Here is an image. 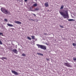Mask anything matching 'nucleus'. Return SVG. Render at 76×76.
I'll list each match as a JSON object with an SVG mask.
<instances>
[{
  "instance_id": "b1692460",
  "label": "nucleus",
  "mask_w": 76,
  "mask_h": 76,
  "mask_svg": "<svg viewBox=\"0 0 76 76\" xmlns=\"http://www.w3.org/2000/svg\"><path fill=\"white\" fill-rule=\"evenodd\" d=\"M40 56H43V54H42V53H40Z\"/></svg>"
},
{
  "instance_id": "f8f14e48",
  "label": "nucleus",
  "mask_w": 76,
  "mask_h": 76,
  "mask_svg": "<svg viewBox=\"0 0 76 76\" xmlns=\"http://www.w3.org/2000/svg\"><path fill=\"white\" fill-rule=\"evenodd\" d=\"M37 6L38 5L37 3L34 4H33V6H34V7H37Z\"/></svg>"
},
{
  "instance_id": "bb28decb",
  "label": "nucleus",
  "mask_w": 76,
  "mask_h": 76,
  "mask_svg": "<svg viewBox=\"0 0 76 76\" xmlns=\"http://www.w3.org/2000/svg\"><path fill=\"white\" fill-rule=\"evenodd\" d=\"M28 1V0H24L25 2H26Z\"/></svg>"
},
{
  "instance_id": "a211bd4d",
  "label": "nucleus",
  "mask_w": 76,
  "mask_h": 76,
  "mask_svg": "<svg viewBox=\"0 0 76 76\" xmlns=\"http://www.w3.org/2000/svg\"><path fill=\"white\" fill-rule=\"evenodd\" d=\"M35 10L36 11H38V10H39V8H36Z\"/></svg>"
},
{
  "instance_id": "9b49d317",
  "label": "nucleus",
  "mask_w": 76,
  "mask_h": 76,
  "mask_svg": "<svg viewBox=\"0 0 76 76\" xmlns=\"http://www.w3.org/2000/svg\"><path fill=\"white\" fill-rule=\"evenodd\" d=\"M68 21H75V20L73 19H68Z\"/></svg>"
},
{
  "instance_id": "a878e982",
  "label": "nucleus",
  "mask_w": 76,
  "mask_h": 76,
  "mask_svg": "<svg viewBox=\"0 0 76 76\" xmlns=\"http://www.w3.org/2000/svg\"><path fill=\"white\" fill-rule=\"evenodd\" d=\"M32 15H34V16H36V15H35V14L34 13H32Z\"/></svg>"
},
{
  "instance_id": "ddd939ff",
  "label": "nucleus",
  "mask_w": 76,
  "mask_h": 76,
  "mask_svg": "<svg viewBox=\"0 0 76 76\" xmlns=\"http://www.w3.org/2000/svg\"><path fill=\"white\" fill-rule=\"evenodd\" d=\"M31 37L32 38V39H35V36H31Z\"/></svg>"
},
{
  "instance_id": "393cba45",
  "label": "nucleus",
  "mask_w": 76,
  "mask_h": 76,
  "mask_svg": "<svg viewBox=\"0 0 76 76\" xmlns=\"http://www.w3.org/2000/svg\"><path fill=\"white\" fill-rule=\"evenodd\" d=\"M44 34L45 35H47V34L46 33H44Z\"/></svg>"
},
{
  "instance_id": "c85d7f7f",
  "label": "nucleus",
  "mask_w": 76,
  "mask_h": 76,
  "mask_svg": "<svg viewBox=\"0 0 76 76\" xmlns=\"http://www.w3.org/2000/svg\"><path fill=\"white\" fill-rule=\"evenodd\" d=\"M22 0H20V2H22Z\"/></svg>"
},
{
  "instance_id": "f257e3e1",
  "label": "nucleus",
  "mask_w": 76,
  "mask_h": 76,
  "mask_svg": "<svg viewBox=\"0 0 76 76\" xmlns=\"http://www.w3.org/2000/svg\"><path fill=\"white\" fill-rule=\"evenodd\" d=\"M64 11H65V13H64V12L61 11L59 13L61 16H63L64 18L68 19L69 18V14H68V11H66L65 10H64Z\"/></svg>"
},
{
  "instance_id": "9d476101",
  "label": "nucleus",
  "mask_w": 76,
  "mask_h": 76,
  "mask_svg": "<svg viewBox=\"0 0 76 76\" xmlns=\"http://www.w3.org/2000/svg\"><path fill=\"white\" fill-rule=\"evenodd\" d=\"M7 25H8V26H10V27H13V25L10 24H7Z\"/></svg>"
},
{
  "instance_id": "1a4fd4ad",
  "label": "nucleus",
  "mask_w": 76,
  "mask_h": 76,
  "mask_svg": "<svg viewBox=\"0 0 76 76\" xmlns=\"http://www.w3.org/2000/svg\"><path fill=\"white\" fill-rule=\"evenodd\" d=\"M0 59H1V60H4V59L5 60H7V58H6V57H3L2 58H0Z\"/></svg>"
},
{
  "instance_id": "412c9836",
  "label": "nucleus",
  "mask_w": 76,
  "mask_h": 76,
  "mask_svg": "<svg viewBox=\"0 0 76 76\" xmlns=\"http://www.w3.org/2000/svg\"><path fill=\"white\" fill-rule=\"evenodd\" d=\"M4 20L5 22H7V20L6 18L4 19Z\"/></svg>"
},
{
  "instance_id": "39448f33",
  "label": "nucleus",
  "mask_w": 76,
  "mask_h": 76,
  "mask_svg": "<svg viewBox=\"0 0 76 76\" xmlns=\"http://www.w3.org/2000/svg\"><path fill=\"white\" fill-rule=\"evenodd\" d=\"M11 72L12 73H13L15 75H18L19 74L17 72H16V71L12 70Z\"/></svg>"
},
{
  "instance_id": "5701e85b",
  "label": "nucleus",
  "mask_w": 76,
  "mask_h": 76,
  "mask_svg": "<svg viewBox=\"0 0 76 76\" xmlns=\"http://www.w3.org/2000/svg\"><path fill=\"white\" fill-rule=\"evenodd\" d=\"M2 35V36H3V33H0V35Z\"/></svg>"
},
{
  "instance_id": "7c9ffc66",
  "label": "nucleus",
  "mask_w": 76,
  "mask_h": 76,
  "mask_svg": "<svg viewBox=\"0 0 76 76\" xmlns=\"http://www.w3.org/2000/svg\"><path fill=\"white\" fill-rule=\"evenodd\" d=\"M33 20V21H34V20Z\"/></svg>"
},
{
  "instance_id": "2eb2a0df",
  "label": "nucleus",
  "mask_w": 76,
  "mask_h": 76,
  "mask_svg": "<svg viewBox=\"0 0 76 76\" xmlns=\"http://www.w3.org/2000/svg\"><path fill=\"white\" fill-rule=\"evenodd\" d=\"M27 39H29V40H31V38L29 37H27Z\"/></svg>"
},
{
  "instance_id": "cd10ccee",
  "label": "nucleus",
  "mask_w": 76,
  "mask_h": 76,
  "mask_svg": "<svg viewBox=\"0 0 76 76\" xmlns=\"http://www.w3.org/2000/svg\"><path fill=\"white\" fill-rule=\"evenodd\" d=\"M37 54H38V55H40V53H37Z\"/></svg>"
},
{
  "instance_id": "0eeeda50",
  "label": "nucleus",
  "mask_w": 76,
  "mask_h": 76,
  "mask_svg": "<svg viewBox=\"0 0 76 76\" xmlns=\"http://www.w3.org/2000/svg\"><path fill=\"white\" fill-rule=\"evenodd\" d=\"M12 51L14 53H16V54H18L17 53V50L16 49H13L12 50Z\"/></svg>"
},
{
  "instance_id": "20e7f679",
  "label": "nucleus",
  "mask_w": 76,
  "mask_h": 76,
  "mask_svg": "<svg viewBox=\"0 0 76 76\" xmlns=\"http://www.w3.org/2000/svg\"><path fill=\"white\" fill-rule=\"evenodd\" d=\"M64 66H67L68 67H71V65L70 64V63H66L65 62L64 63Z\"/></svg>"
},
{
  "instance_id": "f03ea898",
  "label": "nucleus",
  "mask_w": 76,
  "mask_h": 76,
  "mask_svg": "<svg viewBox=\"0 0 76 76\" xmlns=\"http://www.w3.org/2000/svg\"><path fill=\"white\" fill-rule=\"evenodd\" d=\"M1 10L3 13H4L6 15H7L8 13H9V12H8V11L5 8L3 7L1 8Z\"/></svg>"
},
{
  "instance_id": "7ed1b4c3",
  "label": "nucleus",
  "mask_w": 76,
  "mask_h": 76,
  "mask_svg": "<svg viewBox=\"0 0 76 76\" xmlns=\"http://www.w3.org/2000/svg\"><path fill=\"white\" fill-rule=\"evenodd\" d=\"M37 46L39 48H41L43 50H47V47L43 45H41L39 44L37 45Z\"/></svg>"
},
{
  "instance_id": "2f4dec72",
  "label": "nucleus",
  "mask_w": 76,
  "mask_h": 76,
  "mask_svg": "<svg viewBox=\"0 0 76 76\" xmlns=\"http://www.w3.org/2000/svg\"><path fill=\"white\" fill-rule=\"evenodd\" d=\"M17 1H19V0H17Z\"/></svg>"
},
{
  "instance_id": "473e14b6",
  "label": "nucleus",
  "mask_w": 76,
  "mask_h": 76,
  "mask_svg": "<svg viewBox=\"0 0 76 76\" xmlns=\"http://www.w3.org/2000/svg\"><path fill=\"white\" fill-rule=\"evenodd\" d=\"M66 62H67V61H66Z\"/></svg>"
},
{
  "instance_id": "4be33fe9",
  "label": "nucleus",
  "mask_w": 76,
  "mask_h": 76,
  "mask_svg": "<svg viewBox=\"0 0 76 76\" xmlns=\"http://www.w3.org/2000/svg\"><path fill=\"white\" fill-rule=\"evenodd\" d=\"M60 26L61 28H64V27L63 26Z\"/></svg>"
},
{
  "instance_id": "f3484780",
  "label": "nucleus",
  "mask_w": 76,
  "mask_h": 76,
  "mask_svg": "<svg viewBox=\"0 0 76 76\" xmlns=\"http://www.w3.org/2000/svg\"><path fill=\"white\" fill-rule=\"evenodd\" d=\"M22 56H24V57H25V56H26V55L24 53H23L22 54Z\"/></svg>"
},
{
  "instance_id": "6ab92c4d",
  "label": "nucleus",
  "mask_w": 76,
  "mask_h": 76,
  "mask_svg": "<svg viewBox=\"0 0 76 76\" xmlns=\"http://www.w3.org/2000/svg\"><path fill=\"white\" fill-rule=\"evenodd\" d=\"M0 44L1 45H2V44H3V43L1 42V41L0 40Z\"/></svg>"
},
{
  "instance_id": "aec40b11",
  "label": "nucleus",
  "mask_w": 76,
  "mask_h": 76,
  "mask_svg": "<svg viewBox=\"0 0 76 76\" xmlns=\"http://www.w3.org/2000/svg\"><path fill=\"white\" fill-rule=\"evenodd\" d=\"M73 60H74V61H76V58L75 57H74L73 58Z\"/></svg>"
},
{
  "instance_id": "6e6552de",
  "label": "nucleus",
  "mask_w": 76,
  "mask_h": 76,
  "mask_svg": "<svg viewBox=\"0 0 76 76\" xmlns=\"http://www.w3.org/2000/svg\"><path fill=\"white\" fill-rule=\"evenodd\" d=\"M45 7H48V2H47L45 3Z\"/></svg>"
},
{
  "instance_id": "4468645a",
  "label": "nucleus",
  "mask_w": 76,
  "mask_h": 76,
  "mask_svg": "<svg viewBox=\"0 0 76 76\" xmlns=\"http://www.w3.org/2000/svg\"><path fill=\"white\" fill-rule=\"evenodd\" d=\"M64 8V5H62V6L61 7V8H60V9H63V8Z\"/></svg>"
},
{
  "instance_id": "c756f323",
  "label": "nucleus",
  "mask_w": 76,
  "mask_h": 76,
  "mask_svg": "<svg viewBox=\"0 0 76 76\" xmlns=\"http://www.w3.org/2000/svg\"><path fill=\"white\" fill-rule=\"evenodd\" d=\"M35 0V1H37V0Z\"/></svg>"
},
{
  "instance_id": "423d86ee",
  "label": "nucleus",
  "mask_w": 76,
  "mask_h": 76,
  "mask_svg": "<svg viewBox=\"0 0 76 76\" xmlns=\"http://www.w3.org/2000/svg\"><path fill=\"white\" fill-rule=\"evenodd\" d=\"M15 23H17V24H22V22L19 21H15Z\"/></svg>"
},
{
  "instance_id": "dca6fc26",
  "label": "nucleus",
  "mask_w": 76,
  "mask_h": 76,
  "mask_svg": "<svg viewBox=\"0 0 76 76\" xmlns=\"http://www.w3.org/2000/svg\"><path fill=\"white\" fill-rule=\"evenodd\" d=\"M72 45H73V46H74L75 47H76V43H73L72 44Z\"/></svg>"
}]
</instances>
